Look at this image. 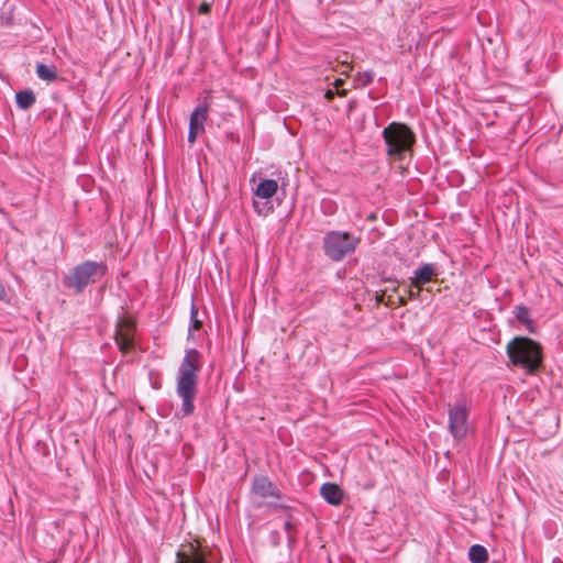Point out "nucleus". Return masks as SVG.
<instances>
[{
  "instance_id": "1",
  "label": "nucleus",
  "mask_w": 563,
  "mask_h": 563,
  "mask_svg": "<svg viewBox=\"0 0 563 563\" xmlns=\"http://www.w3.org/2000/svg\"><path fill=\"white\" fill-rule=\"evenodd\" d=\"M202 367V355L196 349L185 351L184 358L176 373V394L181 400L180 417H189L195 412V400L198 394V374Z\"/></svg>"
},
{
  "instance_id": "2",
  "label": "nucleus",
  "mask_w": 563,
  "mask_h": 563,
  "mask_svg": "<svg viewBox=\"0 0 563 563\" xmlns=\"http://www.w3.org/2000/svg\"><path fill=\"white\" fill-rule=\"evenodd\" d=\"M506 353L510 364L527 374H536L543 367L542 345L528 336L514 338L508 342Z\"/></svg>"
},
{
  "instance_id": "3",
  "label": "nucleus",
  "mask_w": 563,
  "mask_h": 563,
  "mask_svg": "<svg viewBox=\"0 0 563 563\" xmlns=\"http://www.w3.org/2000/svg\"><path fill=\"white\" fill-rule=\"evenodd\" d=\"M108 266L104 262L85 261L74 266L63 278L65 288L75 294H82L86 288L100 282L107 274Z\"/></svg>"
},
{
  "instance_id": "4",
  "label": "nucleus",
  "mask_w": 563,
  "mask_h": 563,
  "mask_svg": "<svg viewBox=\"0 0 563 563\" xmlns=\"http://www.w3.org/2000/svg\"><path fill=\"white\" fill-rule=\"evenodd\" d=\"M383 139L388 156L401 159L406 152L411 151L416 135L405 123L391 122L383 130Z\"/></svg>"
},
{
  "instance_id": "5",
  "label": "nucleus",
  "mask_w": 563,
  "mask_h": 563,
  "mask_svg": "<svg viewBox=\"0 0 563 563\" xmlns=\"http://www.w3.org/2000/svg\"><path fill=\"white\" fill-rule=\"evenodd\" d=\"M360 239L345 231H329L322 239V249L327 257L334 262L342 261L355 252Z\"/></svg>"
},
{
  "instance_id": "6",
  "label": "nucleus",
  "mask_w": 563,
  "mask_h": 563,
  "mask_svg": "<svg viewBox=\"0 0 563 563\" xmlns=\"http://www.w3.org/2000/svg\"><path fill=\"white\" fill-rule=\"evenodd\" d=\"M449 431L460 441L464 439L468 430V411L464 404H455L449 409Z\"/></svg>"
},
{
  "instance_id": "7",
  "label": "nucleus",
  "mask_w": 563,
  "mask_h": 563,
  "mask_svg": "<svg viewBox=\"0 0 563 563\" xmlns=\"http://www.w3.org/2000/svg\"><path fill=\"white\" fill-rule=\"evenodd\" d=\"M134 324L128 319H119L115 330V342L123 353L130 352L134 346Z\"/></svg>"
},
{
  "instance_id": "8",
  "label": "nucleus",
  "mask_w": 563,
  "mask_h": 563,
  "mask_svg": "<svg viewBox=\"0 0 563 563\" xmlns=\"http://www.w3.org/2000/svg\"><path fill=\"white\" fill-rule=\"evenodd\" d=\"M252 490L255 495L267 498V497H275L280 498L282 493L278 489V487L268 479L266 476H257L253 479L252 483Z\"/></svg>"
},
{
  "instance_id": "9",
  "label": "nucleus",
  "mask_w": 563,
  "mask_h": 563,
  "mask_svg": "<svg viewBox=\"0 0 563 563\" xmlns=\"http://www.w3.org/2000/svg\"><path fill=\"white\" fill-rule=\"evenodd\" d=\"M437 275L438 269L434 264H423L413 272V277L411 278L410 286L421 290L422 286L424 284L430 283L431 279Z\"/></svg>"
},
{
  "instance_id": "10",
  "label": "nucleus",
  "mask_w": 563,
  "mask_h": 563,
  "mask_svg": "<svg viewBox=\"0 0 563 563\" xmlns=\"http://www.w3.org/2000/svg\"><path fill=\"white\" fill-rule=\"evenodd\" d=\"M322 498L330 505L338 506L342 503L343 490L334 483H324L320 488Z\"/></svg>"
},
{
  "instance_id": "11",
  "label": "nucleus",
  "mask_w": 563,
  "mask_h": 563,
  "mask_svg": "<svg viewBox=\"0 0 563 563\" xmlns=\"http://www.w3.org/2000/svg\"><path fill=\"white\" fill-rule=\"evenodd\" d=\"M209 104H198L190 115L189 124L205 131V123L208 119Z\"/></svg>"
},
{
  "instance_id": "12",
  "label": "nucleus",
  "mask_w": 563,
  "mask_h": 563,
  "mask_svg": "<svg viewBox=\"0 0 563 563\" xmlns=\"http://www.w3.org/2000/svg\"><path fill=\"white\" fill-rule=\"evenodd\" d=\"M278 190V183L275 179H263L255 189V195L263 199L272 198Z\"/></svg>"
},
{
  "instance_id": "13",
  "label": "nucleus",
  "mask_w": 563,
  "mask_h": 563,
  "mask_svg": "<svg viewBox=\"0 0 563 563\" xmlns=\"http://www.w3.org/2000/svg\"><path fill=\"white\" fill-rule=\"evenodd\" d=\"M35 95L32 90H21L15 95L16 106L22 110L30 109L35 103Z\"/></svg>"
},
{
  "instance_id": "14",
  "label": "nucleus",
  "mask_w": 563,
  "mask_h": 563,
  "mask_svg": "<svg viewBox=\"0 0 563 563\" xmlns=\"http://www.w3.org/2000/svg\"><path fill=\"white\" fill-rule=\"evenodd\" d=\"M36 75L40 79L52 82L57 79V70L54 65L38 63L36 65Z\"/></svg>"
},
{
  "instance_id": "15",
  "label": "nucleus",
  "mask_w": 563,
  "mask_h": 563,
  "mask_svg": "<svg viewBox=\"0 0 563 563\" xmlns=\"http://www.w3.org/2000/svg\"><path fill=\"white\" fill-rule=\"evenodd\" d=\"M176 563H209L205 553L195 550L192 553L187 554L177 552Z\"/></svg>"
},
{
  "instance_id": "16",
  "label": "nucleus",
  "mask_w": 563,
  "mask_h": 563,
  "mask_svg": "<svg viewBox=\"0 0 563 563\" xmlns=\"http://www.w3.org/2000/svg\"><path fill=\"white\" fill-rule=\"evenodd\" d=\"M468 559L472 563H485L488 560V552L485 547L474 544L470 548Z\"/></svg>"
},
{
  "instance_id": "17",
  "label": "nucleus",
  "mask_w": 563,
  "mask_h": 563,
  "mask_svg": "<svg viewBox=\"0 0 563 563\" xmlns=\"http://www.w3.org/2000/svg\"><path fill=\"white\" fill-rule=\"evenodd\" d=\"M514 313L518 322L526 325L529 331H532V321L530 319L529 309L526 306H516Z\"/></svg>"
},
{
  "instance_id": "18",
  "label": "nucleus",
  "mask_w": 563,
  "mask_h": 563,
  "mask_svg": "<svg viewBox=\"0 0 563 563\" xmlns=\"http://www.w3.org/2000/svg\"><path fill=\"white\" fill-rule=\"evenodd\" d=\"M201 325L202 322L198 319V308L192 303L190 308V329L199 330Z\"/></svg>"
},
{
  "instance_id": "19",
  "label": "nucleus",
  "mask_w": 563,
  "mask_h": 563,
  "mask_svg": "<svg viewBox=\"0 0 563 563\" xmlns=\"http://www.w3.org/2000/svg\"><path fill=\"white\" fill-rule=\"evenodd\" d=\"M203 131L200 129H197V126H194L189 124V132H188V142L194 143L198 136V134L202 133Z\"/></svg>"
},
{
  "instance_id": "20",
  "label": "nucleus",
  "mask_w": 563,
  "mask_h": 563,
  "mask_svg": "<svg viewBox=\"0 0 563 563\" xmlns=\"http://www.w3.org/2000/svg\"><path fill=\"white\" fill-rule=\"evenodd\" d=\"M295 529V526L294 523L288 520L284 523V530L287 532L288 534V540L289 542H292L294 541V537L291 536V531Z\"/></svg>"
},
{
  "instance_id": "21",
  "label": "nucleus",
  "mask_w": 563,
  "mask_h": 563,
  "mask_svg": "<svg viewBox=\"0 0 563 563\" xmlns=\"http://www.w3.org/2000/svg\"><path fill=\"white\" fill-rule=\"evenodd\" d=\"M373 80H374V74L373 73L368 71V73L364 74V81H363L364 85H369V84L373 82Z\"/></svg>"
},
{
  "instance_id": "22",
  "label": "nucleus",
  "mask_w": 563,
  "mask_h": 563,
  "mask_svg": "<svg viewBox=\"0 0 563 563\" xmlns=\"http://www.w3.org/2000/svg\"><path fill=\"white\" fill-rule=\"evenodd\" d=\"M0 300L4 301V302H9V298H8L7 291H5V289H4L2 284H0Z\"/></svg>"
},
{
  "instance_id": "23",
  "label": "nucleus",
  "mask_w": 563,
  "mask_h": 563,
  "mask_svg": "<svg viewBox=\"0 0 563 563\" xmlns=\"http://www.w3.org/2000/svg\"><path fill=\"white\" fill-rule=\"evenodd\" d=\"M335 91L333 89H328L324 93V98L328 100H332L335 96Z\"/></svg>"
},
{
  "instance_id": "24",
  "label": "nucleus",
  "mask_w": 563,
  "mask_h": 563,
  "mask_svg": "<svg viewBox=\"0 0 563 563\" xmlns=\"http://www.w3.org/2000/svg\"><path fill=\"white\" fill-rule=\"evenodd\" d=\"M209 10H210L209 4L203 3V4H201V5H200L199 12H200V13H208V12H209Z\"/></svg>"
},
{
  "instance_id": "25",
  "label": "nucleus",
  "mask_w": 563,
  "mask_h": 563,
  "mask_svg": "<svg viewBox=\"0 0 563 563\" xmlns=\"http://www.w3.org/2000/svg\"><path fill=\"white\" fill-rule=\"evenodd\" d=\"M419 291H420L419 289H417V291H413L412 289H409L408 290L409 297L411 299H416L418 297V295H419Z\"/></svg>"
},
{
  "instance_id": "26",
  "label": "nucleus",
  "mask_w": 563,
  "mask_h": 563,
  "mask_svg": "<svg viewBox=\"0 0 563 563\" xmlns=\"http://www.w3.org/2000/svg\"><path fill=\"white\" fill-rule=\"evenodd\" d=\"M331 212H332V208L328 207V213H331Z\"/></svg>"
},
{
  "instance_id": "27",
  "label": "nucleus",
  "mask_w": 563,
  "mask_h": 563,
  "mask_svg": "<svg viewBox=\"0 0 563 563\" xmlns=\"http://www.w3.org/2000/svg\"><path fill=\"white\" fill-rule=\"evenodd\" d=\"M331 212H332V208L328 207V213H331Z\"/></svg>"
}]
</instances>
